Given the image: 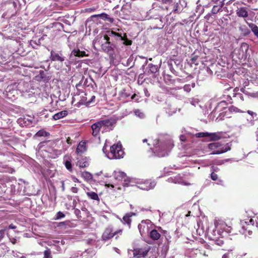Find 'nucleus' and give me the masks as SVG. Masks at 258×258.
Returning a JSON list of instances; mask_svg holds the SVG:
<instances>
[{
  "label": "nucleus",
  "instance_id": "obj_61",
  "mask_svg": "<svg viewBox=\"0 0 258 258\" xmlns=\"http://www.w3.org/2000/svg\"><path fill=\"white\" fill-rule=\"evenodd\" d=\"M16 228V226L13 225V224H11L9 226V229H15Z\"/></svg>",
  "mask_w": 258,
  "mask_h": 258
},
{
  "label": "nucleus",
  "instance_id": "obj_14",
  "mask_svg": "<svg viewBox=\"0 0 258 258\" xmlns=\"http://www.w3.org/2000/svg\"><path fill=\"white\" fill-rule=\"evenodd\" d=\"M95 18H100L105 21H107L111 23H113L114 21V20L113 18L110 17L107 14L103 13L100 14L93 15L91 16L88 19L87 22L91 21H95L94 20Z\"/></svg>",
  "mask_w": 258,
  "mask_h": 258
},
{
  "label": "nucleus",
  "instance_id": "obj_51",
  "mask_svg": "<svg viewBox=\"0 0 258 258\" xmlns=\"http://www.w3.org/2000/svg\"><path fill=\"white\" fill-rule=\"evenodd\" d=\"M110 37H111V36H110L108 33H107V35H105L104 36V38L106 40L105 42H111Z\"/></svg>",
  "mask_w": 258,
  "mask_h": 258
},
{
  "label": "nucleus",
  "instance_id": "obj_30",
  "mask_svg": "<svg viewBox=\"0 0 258 258\" xmlns=\"http://www.w3.org/2000/svg\"><path fill=\"white\" fill-rule=\"evenodd\" d=\"M214 3H215V0H199L197 2L199 5L206 8L210 7Z\"/></svg>",
  "mask_w": 258,
  "mask_h": 258
},
{
  "label": "nucleus",
  "instance_id": "obj_42",
  "mask_svg": "<svg viewBox=\"0 0 258 258\" xmlns=\"http://www.w3.org/2000/svg\"><path fill=\"white\" fill-rule=\"evenodd\" d=\"M43 258H52L50 249H47L44 251Z\"/></svg>",
  "mask_w": 258,
  "mask_h": 258
},
{
  "label": "nucleus",
  "instance_id": "obj_41",
  "mask_svg": "<svg viewBox=\"0 0 258 258\" xmlns=\"http://www.w3.org/2000/svg\"><path fill=\"white\" fill-rule=\"evenodd\" d=\"M191 86L192 88H194L195 86V83H192L191 85L190 84L185 85L183 89L186 92H189L191 90Z\"/></svg>",
  "mask_w": 258,
  "mask_h": 258
},
{
  "label": "nucleus",
  "instance_id": "obj_21",
  "mask_svg": "<svg viewBox=\"0 0 258 258\" xmlns=\"http://www.w3.org/2000/svg\"><path fill=\"white\" fill-rule=\"evenodd\" d=\"M38 76L43 81H49L51 79V73L46 70H40Z\"/></svg>",
  "mask_w": 258,
  "mask_h": 258
},
{
  "label": "nucleus",
  "instance_id": "obj_46",
  "mask_svg": "<svg viewBox=\"0 0 258 258\" xmlns=\"http://www.w3.org/2000/svg\"><path fill=\"white\" fill-rule=\"evenodd\" d=\"M89 99H88L89 106L95 101L96 97L95 95L89 94Z\"/></svg>",
  "mask_w": 258,
  "mask_h": 258
},
{
  "label": "nucleus",
  "instance_id": "obj_25",
  "mask_svg": "<svg viewBox=\"0 0 258 258\" xmlns=\"http://www.w3.org/2000/svg\"><path fill=\"white\" fill-rule=\"evenodd\" d=\"M100 124H101L102 127H112L114 124L115 123V122L112 120V119H104V120H101L99 121Z\"/></svg>",
  "mask_w": 258,
  "mask_h": 258
},
{
  "label": "nucleus",
  "instance_id": "obj_64",
  "mask_svg": "<svg viewBox=\"0 0 258 258\" xmlns=\"http://www.w3.org/2000/svg\"><path fill=\"white\" fill-rule=\"evenodd\" d=\"M249 83V82H244L243 86L244 88H245V87L248 85Z\"/></svg>",
  "mask_w": 258,
  "mask_h": 258
},
{
  "label": "nucleus",
  "instance_id": "obj_57",
  "mask_svg": "<svg viewBox=\"0 0 258 258\" xmlns=\"http://www.w3.org/2000/svg\"><path fill=\"white\" fill-rule=\"evenodd\" d=\"M114 15H115L116 16H119L120 17H122V16H121V13H120V12H119L118 11H114Z\"/></svg>",
  "mask_w": 258,
  "mask_h": 258
},
{
  "label": "nucleus",
  "instance_id": "obj_5",
  "mask_svg": "<svg viewBox=\"0 0 258 258\" xmlns=\"http://www.w3.org/2000/svg\"><path fill=\"white\" fill-rule=\"evenodd\" d=\"M31 82H19L17 86V89L22 93V96L25 97H30L35 93L34 88L32 86Z\"/></svg>",
  "mask_w": 258,
  "mask_h": 258
},
{
  "label": "nucleus",
  "instance_id": "obj_15",
  "mask_svg": "<svg viewBox=\"0 0 258 258\" xmlns=\"http://www.w3.org/2000/svg\"><path fill=\"white\" fill-rule=\"evenodd\" d=\"M136 215V214L133 212H130L126 213L120 219V221L124 225H126L128 229L131 227V224L132 222V217Z\"/></svg>",
  "mask_w": 258,
  "mask_h": 258
},
{
  "label": "nucleus",
  "instance_id": "obj_13",
  "mask_svg": "<svg viewBox=\"0 0 258 258\" xmlns=\"http://www.w3.org/2000/svg\"><path fill=\"white\" fill-rule=\"evenodd\" d=\"M101 48L103 51L109 54L110 56H113L115 51L118 52V49L111 42H105L102 44Z\"/></svg>",
  "mask_w": 258,
  "mask_h": 258
},
{
  "label": "nucleus",
  "instance_id": "obj_31",
  "mask_svg": "<svg viewBox=\"0 0 258 258\" xmlns=\"http://www.w3.org/2000/svg\"><path fill=\"white\" fill-rule=\"evenodd\" d=\"M208 137L210 141H218L222 138L221 134L219 133H209Z\"/></svg>",
  "mask_w": 258,
  "mask_h": 258
},
{
  "label": "nucleus",
  "instance_id": "obj_22",
  "mask_svg": "<svg viewBox=\"0 0 258 258\" xmlns=\"http://www.w3.org/2000/svg\"><path fill=\"white\" fill-rule=\"evenodd\" d=\"M131 9V5L130 4L126 3L124 5L121 9V12L122 13V17H120L121 18H125V16L130 15L131 13L130 10Z\"/></svg>",
  "mask_w": 258,
  "mask_h": 258
},
{
  "label": "nucleus",
  "instance_id": "obj_62",
  "mask_svg": "<svg viewBox=\"0 0 258 258\" xmlns=\"http://www.w3.org/2000/svg\"><path fill=\"white\" fill-rule=\"evenodd\" d=\"M32 42H33V43H35L36 44L38 45H39L40 44V43H41V42H40V39H38V42H36V40L32 41Z\"/></svg>",
  "mask_w": 258,
  "mask_h": 258
},
{
  "label": "nucleus",
  "instance_id": "obj_38",
  "mask_svg": "<svg viewBox=\"0 0 258 258\" xmlns=\"http://www.w3.org/2000/svg\"><path fill=\"white\" fill-rule=\"evenodd\" d=\"M49 135V133L48 132H46L44 130H41L36 133V134L34 136V137H48Z\"/></svg>",
  "mask_w": 258,
  "mask_h": 258
},
{
  "label": "nucleus",
  "instance_id": "obj_11",
  "mask_svg": "<svg viewBox=\"0 0 258 258\" xmlns=\"http://www.w3.org/2000/svg\"><path fill=\"white\" fill-rule=\"evenodd\" d=\"M88 99H89V94L84 93L83 95L81 96H80L79 95H77L73 97L72 104H74L76 101H78L75 105H77L78 107L81 105L89 106V102H88Z\"/></svg>",
  "mask_w": 258,
  "mask_h": 258
},
{
  "label": "nucleus",
  "instance_id": "obj_37",
  "mask_svg": "<svg viewBox=\"0 0 258 258\" xmlns=\"http://www.w3.org/2000/svg\"><path fill=\"white\" fill-rule=\"evenodd\" d=\"M87 82H79V83L76 85L77 90L83 93V89L87 86Z\"/></svg>",
  "mask_w": 258,
  "mask_h": 258
},
{
  "label": "nucleus",
  "instance_id": "obj_33",
  "mask_svg": "<svg viewBox=\"0 0 258 258\" xmlns=\"http://www.w3.org/2000/svg\"><path fill=\"white\" fill-rule=\"evenodd\" d=\"M64 165L66 168L69 171H72V161L70 157H65L64 158Z\"/></svg>",
  "mask_w": 258,
  "mask_h": 258
},
{
  "label": "nucleus",
  "instance_id": "obj_6",
  "mask_svg": "<svg viewBox=\"0 0 258 258\" xmlns=\"http://www.w3.org/2000/svg\"><path fill=\"white\" fill-rule=\"evenodd\" d=\"M221 146L222 145L219 142H214L208 144L209 149L213 151L211 154H220L231 150V147L228 144L224 147L221 148Z\"/></svg>",
  "mask_w": 258,
  "mask_h": 258
},
{
  "label": "nucleus",
  "instance_id": "obj_7",
  "mask_svg": "<svg viewBox=\"0 0 258 258\" xmlns=\"http://www.w3.org/2000/svg\"><path fill=\"white\" fill-rule=\"evenodd\" d=\"M122 233V229H118L114 231L112 226H108L104 229L102 233L101 238L103 241H107L118 234L121 235Z\"/></svg>",
  "mask_w": 258,
  "mask_h": 258
},
{
  "label": "nucleus",
  "instance_id": "obj_43",
  "mask_svg": "<svg viewBox=\"0 0 258 258\" xmlns=\"http://www.w3.org/2000/svg\"><path fill=\"white\" fill-rule=\"evenodd\" d=\"M122 185L123 186H128L130 183V178L126 175L125 178H124L122 180Z\"/></svg>",
  "mask_w": 258,
  "mask_h": 258
},
{
  "label": "nucleus",
  "instance_id": "obj_28",
  "mask_svg": "<svg viewBox=\"0 0 258 258\" xmlns=\"http://www.w3.org/2000/svg\"><path fill=\"white\" fill-rule=\"evenodd\" d=\"M113 177L116 180L122 182L123 179L125 178L126 174L122 171L114 172Z\"/></svg>",
  "mask_w": 258,
  "mask_h": 258
},
{
  "label": "nucleus",
  "instance_id": "obj_4",
  "mask_svg": "<svg viewBox=\"0 0 258 258\" xmlns=\"http://www.w3.org/2000/svg\"><path fill=\"white\" fill-rule=\"evenodd\" d=\"M124 154L122 145L118 142L110 147V152L108 153L107 157L110 159H118L122 158Z\"/></svg>",
  "mask_w": 258,
  "mask_h": 258
},
{
  "label": "nucleus",
  "instance_id": "obj_35",
  "mask_svg": "<svg viewBox=\"0 0 258 258\" xmlns=\"http://www.w3.org/2000/svg\"><path fill=\"white\" fill-rule=\"evenodd\" d=\"M119 95L121 98H126L131 95L130 93L129 92L128 88H125L122 89L119 93Z\"/></svg>",
  "mask_w": 258,
  "mask_h": 258
},
{
  "label": "nucleus",
  "instance_id": "obj_29",
  "mask_svg": "<svg viewBox=\"0 0 258 258\" xmlns=\"http://www.w3.org/2000/svg\"><path fill=\"white\" fill-rule=\"evenodd\" d=\"M68 114V112L67 110H62L59 112L54 114L53 116V119L55 120L62 118L66 116Z\"/></svg>",
  "mask_w": 258,
  "mask_h": 258
},
{
  "label": "nucleus",
  "instance_id": "obj_48",
  "mask_svg": "<svg viewBox=\"0 0 258 258\" xmlns=\"http://www.w3.org/2000/svg\"><path fill=\"white\" fill-rule=\"evenodd\" d=\"M65 215L64 214L60 212V211H59L56 214V219H61L62 218H63L64 217Z\"/></svg>",
  "mask_w": 258,
  "mask_h": 258
},
{
  "label": "nucleus",
  "instance_id": "obj_3",
  "mask_svg": "<svg viewBox=\"0 0 258 258\" xmlns=\"http://www.w3.org/2000/svg\"><path fill=\"white\" fill-rule=\"evenodd\" d=\"M149 141V143L148 145L150 147V149L153 150L154 153L158 157H163L166 154V148L164 146L159 145L157 146L159 144V141L157 139L153 140V139L149 138V140L144 139L143 142L144 143L147 142Z\"/></svg>",
  "mask_w": 258,
  "mask_h": 258
},
{
  "label": "nucleus",
  "instance_id": "obj_39",
  "mask_svg": "<svg viewBox=\"0 0 258 258\" xmlns=\"http://www.w3.org/2000/svg\"><path fill=\"white\" fill-rule=\"evenodd\" d=\"M86 150V146H85V143H83V144H81V143H79V145L78 146L77 148V149H76V152L78 153H82L83 152H84V151H85Z\"/></svg>",
  "mask_w": 258,
  "mask_h": 258
},
{
  "label": "nucleus",
  "instance_id": "obj_17",
  "mask_svg": "<svg viewBox=\"0 0 258 258\" xmlns=\"http://www.w3.org/2000/svg\"><path fill=\"white\" fill-rule=\"evenodd\" d=\"M102 127L101 124H100L99 121L92 124V135L95 137H98L100 134V131Z\"/></svg>",
  "mask_w": 258,
  "mask_h": 258
},
{
  "label": "nucleus",
  "instance_id": "obj_47",
  "mask_svg": "<svg viewBox=\"0 0 258 258\" xmlns=\"http://www.w3.org/2000/svg\"><path fill=\"white\" fill-rule=\"evenodd\" d=\"M198 56L197 55H194L191 58V61L192 63H194L196 66H198L199 64V61L198 60Z\"/></svg>",
  "mask_w": 258,
  "mask_h": 258
},
{
  "label": "nucleus",
  "instance_id": "obj_49",
  "mask_svg": "<svg viewBox=\"0 0 258 258\" xmlns=\"http://www.w3.org/2000/svg\"><path fill=\"white\" fill-rule=\"evenodd\" d=\"M211 178L214 180V181H216L218 179V175L216 173H214V172H211Z\"/></svg>",
  "mask_w": 258,
  "mask_h": 258
},
{
  "label": "nucleus",
  "instance_id": "obj_44",
  "mask_svg": "<svg viewBox=\"0 0 258 258\" xmlns=\"http://www.w3.org/2000/svg\"><path fill=\"white\" fill-rule=\"evenodd\" d=\"M209 133L206 132V133H197L195 136L197 138H204V137H208Z\"/></svg>",
  "mask_w": 258,
  "mask_h": 258
},
{
  "label": "nucleus",
  "instance_id": "obj_9",
  "mask_svg": "<svg viewBox=\"0 0 258 258\" xmlns=\"http://www.w3.org/2000/svg\"><path fill=\"white\" fill-rule=\"evenodd\" d=\"M245 226L239 225L240 227L242 228L241 230H239V232L243 234H247V233L250 235L252 232V230L255 229V226H254V221L252 219H248V221L245 222Z\"/></svg>",
  "mask_w": 258,
  "mask_h": 258
},
{
  "label": "nucleus",
  "instance_id": "obj_10",
  "mask_svg": "<svg viewBox=\"0 0 258 258\" xmlns=\"http://www.w3.org/2000/svg\"><path fill=\"white\" fill-rule=\"evenodd\" d=\"M150 18L151 19L152 28L154 29H161L164 27L165 22L163 17L160 16L156 17L151 16Z\"/></svg>",
  "mask_w": 258,
  "mask_h": 258
},
{
  "label": "nucleus",
  "instance_id": "obj_63",
  "mask_svg": "<svg viewBox=\"0 0 258 258\" xmlns=\"http://www.w3.org/2000/svg\"><path fill=\"white\" fill-rule=\"evenodd\" d=\"M222 258H229V253H225Z\"/></svg>",
  "mask_w": 258,
  "mask_h": 258
},
{
  "label": "nucleus",
  "instance_id": "obj_16",
  "mask_svg": "<svg viewBox=\"0 0 258 258\" xmlns=\"http://www.w3.org/2000/svg\"><path fill=\"white\" fill-rule=\"evenodd\" d=\"M50 59L53 61L62 62L65 60V57L63 56L61 51L52 50L50 51Z\"/></svg>",
  "mask_w": 258,
  "mask_h": 258
},
{
  "label": "nucleus",
  "instance_id": "obj_60",
  "mask_svg": "<svg viewBox=\"0 0 258 258\" xmlns=\"http://www.w3.org/2000/svg\"><path fill=\"white\" fill-rule=\"evenodd\" d=\"M224 1L225 0H215V3L222 4L223 5H224Z\"/></svg>",
  "mask_w": 258,
  "mask_h": 258
},
{
  "label": "nucleus",
  "instance_id": "obj_59",
  "mask_svg": "<svg viewBox=\"0 0 258 258\" xmlns=\"http://www.w3.org/2000/svg\"><path fill=\"white\" fill-rule=\"evenodd\" d=\"M137 97V94H133V95L132 96V97H131V99H132V100L135 99V100H136V101L138 102V100H139V99H136V98Z\"/></svg>",
  "mask_w": 258,
  "mask_h": 258
},
{
  "label": "nucleus",
  "instance_id": "obj_12",
  "mask_svg": "<svg viewBox=\"0 0 258 258\" xmlns=\"http://www.w3.org/2000/svg\"><path fill=\"white\" fill-rule=\"evenodd\" d=\"M168 66L170 71L173 72L175 70L174 67L176 69H181L182 65L181 64V60L179 58L173 56L170 57L167 61Z\"/></svg>",
  "mask_w": 258,
  "mask_h": 258
},
{
  "label": "nucleus",
  "instance_id": "obj_40",
  "mask_svg": "<svg viewBox=\"0 0 258 258\" xmlns=\"http://www.w3.org/2000/svg\"><path fill=\"white\" fill-rule=\"evenodd\" d=\"M78 164L81 168H85L89 165L88 162L84 161L83 160L79 161Z\"/></svg>",
  "mask_w": 258,
  "mask_h": 258
},
{
  "label": "nucleus",
  "instance_id": "obj_45",
  "mask_svg": "<svg viewBox=\"0 0 258 258\" xmlns=\"http://www.w3.org/2000/svg\"><path fill=\"white\" fill-rule=\"evenodd\" d=\"M135 115L140 118H143L144 117V114L140 109H136L134 111Z\"/></svg>",
  "mask_w": 258,
  "mask_h": 258
},
{
  "label": "nucleus",
  "instance_id": "obj_34",
  "mask_svg": "<svg viewBox=\"0 0 258 258\" xmlns=\"http://www.w3.org/2000/svg\"><path fill=\"white\" fill-rule=\"evenodd\" d=\"M245 21H246L245 20ZM247 24L248 25L249 27L250 28L252 32L253 33L254 35L256 36L258 38V27L253 23H248L247 22L245 21Z\"/></svg>",
  "mask_w": 258,
  "mask_h": 258
},
{
  "label": "nucleus",
  "instance_id": "obj_23",
  "mask_svg": "<svg viewBox=\"0 0 258 258\" xmlns=\"http://www.w3.org/2000/svg\"><path fill=\"white\" fill-rule=\"evenodd\" d=\"M161 236V233L158 230H151L149 233V237L153 240H158Z\"/></svg>",
  "mask_w": 258,
  "mask_h": 258
},
{
  "label": "nucleus",
  "instance_id": "obj_19",
  "mask_svg": "<svg viewBox=\"0 0 258 258\" xmlns=\"http://www.w3.org/2000/svg\"><path fill=\"white\" fill-rule=\"evenodd\" d=\"M88 56L84 51H80L79 49H74L71 52L70 56V59L72 61L74 60V56L83 57Z\"/></svg>",
  "mask_w": 258,
  "mask_h": 258
},
{
  "label": "nucleus",
  "instance_id": "obj_52",
  "mask_svg": "<svg viewBox=\"0 0 258 258\" xmlns=\"http://www.w3.org/2000/svg\"><path fill=\"white\" fill-rule=\"evenodd\" d=\"M5 229L0 230V240H1L5 236Z\"/></svg>",
  "mask_w": 258,
  "mask_h": 258
},
{
  "label": "nucleus",
  "instance_id": "obj_8",
  "mask_svg": "<svg viewBox=\"0 0 258 258\" xmlns=\"http://www.w3.org/2000/svg\"><path fill=\"white\" fill-rule=\"evenodd\" d=\"M150 250V246L145 244L140 247H137L133 250V255L137 258H145Z\"/></svg>",
  "mask_w": 258,
  "mask_h": 258
},
{
  "label": "nucleus",
  "instance_id": "obj_26",
  "mask_svg": "<svg viewBox=\"0 0 258 258\" xmlns=\"http://www.w3.org/2000/svg\"><path fill=\"white\" fill-rule=\"evenodd\" d=\"M149 71L151 74H153V76L156 77L158 75V67L157 65H154L152 63H150L148 65Z\"/></svg>",
  "mask_w": 258,
  "mask_h": 258
},
{
  "label": "nucleus",
  "instance_id": "obj_53",
  "mask_svg": "<svg viewBox=\"0 0 258 258\" xmlns=\"http://www.w3.org/2000/svg\"><path fill=\"white\" fill-rule=\"evenodd\" d=\"M49 141H46V142H40L39 144V148H41L45 146V144H47V143Z\"/></svg>",
  "mask_w": 258,
  "mask_h": 258
},
{
  "label": "nucleus",
  "instance_id": "obj_18",
  "mask_svg": "<svg viewBox=\"0 0 258 258\" xmlns=\"http://www.w3.org/2000/svg\"><path fill=\"white\" fill-rule=\"evenodd\" d=\"M230 59L226 56H220L219 57L217 58V63L219 65L223 67L229 68L230 66L229 63Z\"/></svg>",
  "mask_w": 258,
  "mask_h": 258
},
{
  "label": "nucleus",
  "instance_id": "obj_58",
  "mask_svg": "<svg viewBox=\"0 0 258 258\" xmlns=\"http://www.w3.org/2000/svg\"><path fill=\"white\" fill-rule=\"evenodd\" d=\"M247 113L251 115V116H253V115H255V116H256V113H255V112H253V111H250V110H248L247 111Z\"/></svg>",
  "mask_w": 258,
  "mask_h": 258
},
{
  "label": "nucleus",
  "instance_id": "obj_27",
  "mask_svg": "<svg viewBox=\"0 0 258 258\" xmlns=\"http://www.w3.org/2000/svg\"><path fill=\"white\" fill-rule=\"evenodd\" d=\"M138 228L140 231V232L142 235L146 234V232H147L148 230V226L144 221H142L141 223L139 224Z\"/></svg>",
  "mask_w": 258,
  "mask_h": 258
},
{
  "label": "nucleus",
  "instance_id": "obj_56",
  "mask_svg": "<svg viewBox=\"0 0 258 258\" xmlns=\"http://www.w3.org/2000/svg\"><path fill=\"white\" fill-rule=\"evenodd\" d=\"M67 141V143L68 144L71 145L72 144L73 140L71 139L70 137H68L67 139V141Z\"/></svg>",
  "mask_w": 258,
  "mask_h": 258
},
{
  "label": "nucleus",
  "instance_id": "obj_2",
  "mask_svg": "<svg viewBox=\"0 0 258 258\" xmlns=\"http://www.w3.org/2000/svg\"><path fill=\"white\" fill-rule=\"evenodd\" d=\"M108 34L111 36V43L114 44L118 50L120 45L123 47V45H131L132 44V41L127 39L125 33H123V35L122 36L121 34L111 31H108Z\"/></svg>",
  "mask_w": 258,
  "mask_h": 258
},
{
  "label": "nucleus",
  "instance_id": "obj_54",
  "mask_svg": "<svg viewBox=\"0 0 258 258\" xmlns=\"http://www.w3.org/2000/svg\"><path fill=\"white\" fill-rule=\"evenodd\" d=\"M71 191L73 193H77L78 191V188L75 186L71 188Z\"/></svg>",
  "mask_w": 258,
  "mask_h": 258
},
{
  "label": "nucleus",
  "instance_id": "obj_32",
  "mask_svg": "<svg viewBox=\"0 0 258 258\" xmlns=\"http://www.w3.org/2000/svg\"><path fill=\"white\" fill-rule=\"evenodd\" d=\"M213 4H215L213 6V9L212 10V13L213 14H217L221 10L224 6L222 4H220L218 3H214Z\"/></svg>",
  "mask_w": 258,
  "mask_h": 258
},
{
  "label": "nucleus",
  "instance_id": "obj_20",
  "mask_svg": "<svg viewBox=\"0 0 258 258\" xmlns=\"http://www.w3.org/2000/svg\"><path fill=\"white\" fill-rule=\"evenodd\" d=\"M238 29L240 32V36L241 37L246 36L250 33L249 29L245 25L239 23Z\"/></svg>",
  "mask_w": 258,
  "mask_h": 258
},
{
  "label": "nucleus",
  "instance_id": "obj_24",
  "mask_svg": "<svg viewBox=\"0 0 258 258\" xmlns=\"http://www.w3.org/2000/svg\"><path fill=\"white\" fill-rule=\"evenodd\" d=\"M236 13L238 17L241 18H245L248 16V13L245 7L238 8L236 11Z\"/></svg>",
  "mask_w": 258,
  "mask_h": 258
},
{
  "label": "nucleus",
  "instance_id": "obj_36",
  "mask_svg": "<svg viewBox=\"0 0 258 258\" xmlns=\"http://www.w3.org/2000/svg\"><path fill=\"white\" fill-rule=\"evenodd\" d=\"M86 195L90 199L99 201V198L97 193L94 191H88L86 192Z\"/></svg>",
  "mask_w": 258,
  "mask_h": 258
},
{
  "label": "nucleus",
  "instance_id": "obj_55",
  "mask_svg": "<svg viewBox=\"0 0 258 258\" xmlns=\"http://www.w3.org/2000/svg\"><path fill=\"white\" fill-rule=\"evenodd\" d=\"M75 214L77 216L78 218H79V215L81 213L79 209H75Z\"/></svg>",
  "mask_w": 258,
  "mask_h": 258
},
{
  "label": "nucleus",
  "instance_id": "obj_1",
  "mask_svg": "<svg viewBox=\"0 0 258 258\" xmlns=\"http://www.w3.org/2000/svg\"><path fill=\"white\" fill-rule=\"evenodd\" d=\"M161 2L165 8L170 11V14H180L187 7L185 0H161Z\"/></svg>",
  "mask_w": 258,
  "mask_h": 258
},
{
  "label": "nucleus",
  "instance_id": "obj_50",
  "mask_svg": "<svg viewBox=\"0 0 258 258\" xmlns=\"http://www.w3.org/2000/svg\"><path fill=\"white\" fill-rule=\"evenodd\" d=\"M210 169L211 172L214 173L217 172L220 170V169L218 167L215 166H212Z\"/></svg>",
  "mask_w": 258,
  "mask_h": 258
}]
</instances>
